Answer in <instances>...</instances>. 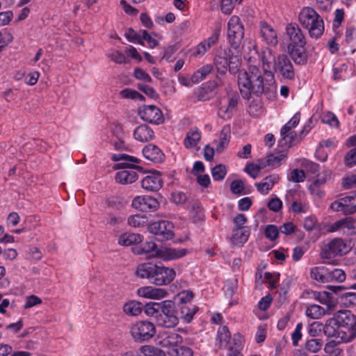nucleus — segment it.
Listing matches in <instances>:
<instances>
[{"label": "nucleus", "mask_w": 356, "mask_h": 356, "mask_svg": "<svg viewBox=\"0 0 356 356\" xmlns=\"http://www.w3.org/2000/svg\"><path fill=\"white\" fill-rule=\"evenodd\" d=\"M125 38L130 42H133L134 44H138L141 45H145L144 42L142 40V37L140 33H136L133 29H129L125 34Z\"/></svg>", "instance_id": "4d7b16f0"}, {"label": "nucleus", "mask_w": 356, "mask_h": 356, "mask_svg": "<svg viewBox=\"0 0 356 356\" xmlns=\"http://www.w3.org/2000/svg\"><path fill=\"white\" fill-rule=\"evenodd\" d=\"M163 186V179L159 172H155L145 176L141 181V186L148 191H157Z\"/></svg>", "instance_id": "a878e982"}, {"label": "nucleus", "mask_w": 356, "mask_h": 356, "mask_svg": "<svg viewBox=\"0 0 356 356\" xmlns=\"http://www.w3.org/2000/svg\"><path fill=\"white\" fill-rule=\"evenodd\" d=\"M213 70V65L207 64L203 65L199 70L195 71L193 74V79L195 82L199 83L204 79Z\"/></svg>", "instance_id": "c03bdc74"}, {"label": "nucleus", "mask_w": 356, "mask_h": 356, "mask_svg": "<svg viewBox=\"0 0 356 356\" xmlns=\"http://www.w3.org/2000/svg\"><path fill=\"white\" fill-rule=\"evenodd\" d=\"M260 34L263 40L268 44L275 47L278 44L277 31L265 21L259 23Z\"/></svg>", "instance_id": "b1692460"}, {"label": "nucleus", "mask_w": 356, "mask_h": 356, "mask_svg": "<svg viewBox=\"0 0 356 356\" xmlns=\"http://www.w3.org/2000/svg\"><path fill=\"white\" fill-rule=\"evenodd\" d=\"M323 341L321 339H308L305 343V349L311 353H316L321 350Z\"/></svg>", "instance_id": "3c124183"}, {"label": "nucleus", "mask_w": 356, "mask_h": 356, "mask_svg": "<svg viewBox=\"0 0 356 356\" xmlns=\"http://www.w3.org/2000/svg\"><path fill=\"white\" fill-rule=\"evenodd\" d=\"M154 305L157 306L159 310H160L159 314H173L176 313L175 303L171 300H164L161 302H154Z\"/></svg>", "instance_id": "09e8293b"}, {"label": "nucleus", "mask_w": 356, "mask_h": 356, "mask_svg": "<svg viewBox=\"0 0 356 356\" xmlns=\"http://www.w3.org/2000/svg\"><path fill=\"white\" fill-rule=\"evenodd\" d=\"M132 207L143 212H150L156 210L159 203L156 199L149 195L136 197L132 201Z\"/></svg>", "instance_id": "aec40b11"}, {"label": "nucleus", "mask_w": 356, "mask_h": 356, "mask_svg": "<svg viewBox=\"0 0 356 356\" xmlns=\"http://www.w3.org/2000/svg\"><path fill=\"white\" fill-rule=\"evenodd\" d=\"M354 200L353 196H346L345 197L341 198L338 200L334 201L332 202L330 205V208L334 211L337 212H341L344 208V205L346 203H349L352 200Z\"/></svg>", "instance_id": "864d4df0"}, {"label": "nucleus", "mask_w": 356, "mask_h": 356, "mask_svg": "<svg viewBox=\"0 0 356 356\" xmlns=\"http://www.w3.org/2000/svg\"><path fill=\"white\" fill-rule=\"evenodd\" d=\"M123 312L129 316H138L142 312L141 304L136 300H130L124 305Z\"/></svg>", "instance_id": "ea45409f"}, {"label": "nucleus", "mask_w": 356, "mask_h": 356, "mask_svg": "<svg viewBox=\"0 0 356 356\" xmlns=\"http://www.w3.org/2000/svg\"><path fill=\"white\" fill-rule=\"evenodd\" d=\"M201 138V131L197 127L191 129L184 139V145L187 148L195 147Z\"/></svg>", "instance_id": "e433bc0d"}, {"label": "nucleus", "mask_w": 356, "mask_h": 356, "mask_svg": "<svg viewBox=\"0 0 356 356\" xmlns=\"http://www.w3.org/2000/svg\"><path fill=\"white\" fill-rule=\"evenodd\" d=\"M305 314L312 319H319L325 314V309L318 305H310L306 308Z\"/></svg>", "instance_id": "79ce46f5"}, {"label": "nucleus", "mask_w": 356, "mask_h": 356, "mask_svg": "<svg viewBox=\"0 0 356 356\" xmlns=\"http://www.w3.org/2000/svg\"><path fill=\"white\" fill-rule=\"evenodd\" d=\"M137 295L144 298L160 300L165 298L168 296V292L165 289L145 286L138 289Z\"/></svg>", "instance_id": "5701e85b"}, {"label": "nucleus", "mask_w": 356, "mask_h": 356, "mask_svg": "<svg viewBox=\"0 0 356 356\" xmlns=\"http://www.w3.org/2000/svg\"><path fill=\"white\" fill-rule=\"evenodd\" d=\"M325 324L318 321L312 323L308 327V333L309 336L316 337H318L322 331L325 333Z\"/></svg>", "instance_id": "5fc2aeb1"}, {"label": "nucleus", "mask_w": 356, "mask_h": 356, "mask_svg": "<svg viewBox=\"0 0 356 356\" xmlns=\"http://www.w3.org/2000/svg\"><path fill=\"white\" fill-rule=\"evenodd\" d=\"M346 275L342 269L335 268L332 270L328 269L327 282L342 283L346 280Z\"/></svg>", "instance_id": "a18cd8bd"}, {"label": "nucleus", "mask_w": 356, "mask_h": 356, "mask_svg": "<svg viewBox=\"0 0 356 356\" xmlns=\"http://www.w3.org/2000/svg\"><path fill=\"white\" fill-rule=\"evenodd\" d=\"M148 218L145 215L136 214L128 218V224L134 227H143L147 225Z\"/></svg>", "instance_id": "49530a36"}, {"label": "nucleus", "mask_w": 356, "mask_h": 356, "mask_svg": "<svg viewBox=\"0 0 356 356\" xmlns=\"http://www.w3.org/2000/svg\"><path fill=\"white\" fill-rule=\"evenodd\" d=\"M281 138L278 141L279 146L284 148H289L302 140L300 134L296 131H289L284 135H280Z\"/></svg>", "instance_id": "c85d7f7f"}, {"label": "nucleus", "mask_w": 356, "mask_h": 356, "mask_svg": "<svg viewBox=\"0 0 356 356\" xmlns=\"http://www.w3.org/2000/svg\"><path fill=\"white\" fill-rule=\"evenodd\" d=\"M350 246L342 238H335L325 244L321 251L323 259H330L348 253Z\"/></svg>", "instance_id": "6e6552de"}, {"label": "nucleus", "mask_w": 356, "mask_h": 356, "mask_svg": "<svg viewBox=\"0 0 356 356\" xmlns=\"http://www.w3.org/2000/svg\"><path fill=\"white\" fill-rule=\"evenodd\" d=\"M231 340V333L225 325L220 326L218 329L216 339V345L219 348L225 349L228 348Z\"/></svg>", "instance_id": "7c9ffc66"}, {"label": "nucleus", "mask_w": 356, "mask_h": 356, "mask_svg": "<svg viewBox=\"0 0 356 356\" xmlns=\"http://www.w3.org/2000/svg\"><path fill=\"white\" fill-rule=\"evenodd\" d=\"M197 309L198 307L195 305H182L180 307L181 318L185 323H190L193 320V316L197 312Z\"/></svg>", "instance_id": "37998d69"}, {"label": "nucleus", "mask_w": 356, "mask_h": 356, "mask_svg": "<svg viewBox=\"0 0 356 356\" xmlns=\"http://www.w3.org/2000/svg\"><path fill=\"white\" fill-rule=\"evenodd\" d=\"M238 103V97L236 95L229 97L227 105L221 106L218 108V117L225 120L230 119L236 111Z\"/></svg>", "instance_id": "bb28decb"}, {"label": "nucleus", "mask_w": 356, "mask_h": 356, "mask_svg": "<svg viewBox=\"0 0 356 356\" xmlns=\"http://www.w3.org/2000/svg\"><path fill=\"white\" fill-rule=\"evenodd\" d=\"M286 33L289 39L288 47L306 45V38L297 24L291 23L287 24Z\"/></svg>", "instance_id": "412c9836"}, {"label": "nucleus", "mask_w": 356, "mask_h": 356, "mask_svg": "<svg viewBox=\"0 0 356 356\" xmlns=\"http://www.w3.org/2000/svg\"><path fill=\"white\" fill-rule=\"evenodd\" d=\"M266 163L263 160L259 161V163L256 164L253 163H248L246 164L244 171L253 179H256L259 174L260 170L265 168L268 167L270 170L275 169L282 164V157H267Z\"/></svg>", "instance_id": "4468645a"}, {"label": "nucleus", "mask_w": 356, "mask_h": 356, "mask_svg": "<svg viewBox=\"0 0 356 356\" xmlns=\"http://www.w3.org/2000/svg\"><path fill=\"white\" fill-rule=\"evenodd\" d=\"M306 179L305 172L302 170L293 169L287 175V179L289 181L300 183Z\"/></svg>", "instance_id": "603ef678"}, {"label": "nucleus", "mask_w": 356, "mask_h": 356, "mask_svg": "<svg viewBox=\"0 0 356 356\" xmlns=\"http://www.w3.org/2000/svg\"><path fill=\"white\" fill-rule=\"evenodd\" d=\"M300 120V113L299 112L296 113L281 128L280 135H284L289 131H292V129L296 127Z\"/></svg>", "instance_id": "de8ad7c7"}, {"label": "nucleus", "mask_w": 356, "mask_h": 356, "mask_svg": "<svg viewBox=\"0 0 356 356\" xmlns=\"http://www.w3.org/2000/svg\"><path fill=\"white\" fill-rule=\"evenodd\" d=\"M328 268L323 266H315L310 269V277L312 279L321 282L327 283Z\"/></svg>", "instance_id": "4c0bfd02"}, {"label": "nucleus", "mask_w": 356, "mask_h": 356, "mask_svg": "<svg viewBox=\"0 0 356 356\" xmlns=\"http://www.w3.org/2000/svg\"><path fill=\"white\" fill-rule=\"evenodd\" d=\"M131 336L136 341H145L152 339L156 333L154 323L147 321H136L129 327Z\"/></svg>", "instance_id": "0eeeda50"}, {"label": "nucleus", "mask_w": 356, "mask_h": 356, "mask_svg": "<svg viewBox=\"0 0 356 356\" xmlns=\"http://www.w3.org/2000/svg\"><path fill=\"white\" fill-rule=\"evenodd\" d=\"M182 340V337L177 332L164 331L159 334L156 343L162 347L169 348L177 346Z\"/></svg>", "instance_id": "4be33fe9"}, {"label": "nucleus", "mask_w": 356, "mask_h": 356, "mask_svg": "<svg viewBox=\"0 0 356 356\" xmlns=\"http://www.w3.org/2000/svg\"><path fill=\"white\" fill-rule=\"evenodd\" d=\"M156 321L159 325L165 327H173L179 323V318L176 313L165 314H159L156 316Z\"/></svg>", "instance_id": "72a5a7b5"}, {"label": "nucleus", "mask_w": 356, "mask_h": 356, "mask_svg": "<svg viewBox=\"0 0 356 356\" xmlns=\"http://www.w3.org/2000/svg\"><path fill=\"white\" fill-rule=\"evenodd\" d=\"M188 252L185 248H176L163 245L159 248L156 251V258L163 261L175 260L184 257Z\"/></svg>", "instance_id": "a211bd4d"}, {"label": "nucleus", "mask_w": 356, "mask_h": 356, "mask_svg": "<svg viewBox=\"0 0 356 356\" xmlns=\"http://www.w3.org/2000/svg\"><path fill=\"white\" fill-rule=\"evenodd\" d=\"M250 234L248 227H234L232 230V242L235 245L245 243Z\"/></svg>", "instance_id": "2f4dec72"}, {"label": "nucleus", "mask_w": 356, "mask_h": 356, "mask_svg": "<svg viewBox=\"0 0 356 356\" xmlns=\"http://www.w3.org/2000/svg\"><path fill=\"white\" fill-rule=\"evenodd\" d=\"M231 138L229 126H224L218 139L204 147V156H213L215 153L220 154L227 147Z\"/></svg>", "instance_id": "9b49d317"}, {"label": "nucleus", "mask_w": 356, "mask_h": 356, "mask_svg": "<svg viewBox=\"0 0 356 356\" xmlns=\"http://www.w3.org/2000/svg\"><path fill=\"white\" fill-rule=\"evenodd\" d=\"M174 226L169 221H156L148 225V231L155 235L159 241H168L174 236Z\"/></svg>", "instance_id": "f8f14e48"}, {"label": "nucleus", "mask_w": 356, "mask_h": 356, "mask_svg": "<svg viewBox=\"0 0 356 356\" xmlns=\"http://www.w3.org/2000/svg\"><path fill=\"white\" fill-rule=\"evenodd\" d=\"M329 232H339L342 235L352 236L356 234V219L346 217L339 219L327 227Z\"/></svg>", "instance_id": "ddd939ff"}, {"label": "nucleus", "mask_w": 356, "mask_h": 356, "mask_svg": "<svg viewBox=\"0 0 356 356\" xmlns=\"http://www.w3.org/2000/svg\"><path fill=\"white\" fill-rule=\"evenodd\" d=\"M260 59L262 63V68L264 74L271 78V81L274 79L273 69L277 63V57L275 52L268 48L263 49L260 54Z\"/></svg>", "instance_id": "6ab92c4d"}, {"label": "nucleus", "mask_w": 356, "mask_h": 356, "mask_svg": "<svg viewBox=\"0 0 356 356\" xmlns=\"http://www.w3.org/2000/svg\"><path fill=\"white\" fill-rule=\"evenodd\" d=\"M143 156H165L161 149L154 144L149 143L143 149Z\"/></svg>", "instance_id": "6e6d98bb"}, {"label": "nucleus", "mask_w": 356, "mask_h": 356, "mask_svg": "<svg viewBox=\"0 0 356 356\" xmlns=\"http://www.w3.org/2000/svg\"><path fill=\"white\" fill-rule=\"evenodd\" d=\"M298 21L312 38H320L324 32V21L316 10L309 6L302 8L298 15Z\"/></svg>", "instance_id": "39448f33"}, {"label": "nucleus", "mask_w": 356, "mask_h": 356, "mask_svg": "<svg viewBox=\"0 0 356 356\" xmlns=\"http://www.w3.org/2000/svg\"><path fill=\"white\" fill-rule=\"evenodd\" d=\"M279 231L277 227L275 225H268L265 228V236L270 241H274L279 236Z\"/></svg>", "instance_id": "0e129e2a"}, {"label": "nucleus", "mask_w": 356, "mask_h": 356, "mask_svg": "<svg viewBox=\"0 0 356 356\" xmlns=\"http://www.w3.org/2000/svg\"><path fill=\"white\" fill-rule=\"evenodd\" d=\"M213 63L218 74H225L227 70L235 74L238 72L241 60L231 49L219 47L216 51Z\"/></svg>", "instance_id": "423d86ee"}, {"label": "nucleus", "mask_w": 356, "mask_h": 356, "mask_svg": "<svg viewBox=\"0 0 356 356\" xmlns=\"http://www.w3.org/2000/svg\"><path fill=\"white\" fill-rule=\"evenodd\" d=\"M298 191L296 189H289L285 194V202L290 205V209L296 213H306L307 208L300 200L296 198Z\"/></svg>", "instance_id": "393cba45"}, {"label": "nucleus", "mask_w": 356, "mask_h": 356, "mask_svg": "<svg viewBox=\"0 0 356 356\" xmlns=\"http://www.w3.org/2000/svg\"><path fill=\"white\" fill-rule=\"evenodd\" d=\"M153 130L146 124H142L136 128L134 136L136 140L140 142H147L154 138Z\"/></svg>", "instance_id": "473e14b6"}, {"label": "nucleus", "mask_w": 356, "mask_h": 356, "mask_svg": "<svg viewBox=\"0 0 356 356\" xmlns=\"http://www.w3.org/2000/svg\"><path fill=\"white\" fill-rule=\"evenodd\" d=\"M227 174L226 167L219 164L212 168L211 175L215 181L222 180Z\"/></svg>", "instance_id": "bf43d9fd"}, {"label": "nucleus", "mask_w": 356, "mask_h": 356, "mask_svg": "<svg viewBox=\"0 0 356 356\" xmlns=\"http://www.w3.org/2000/svg\"><path fill=\"white\" fill-rule=\"evenodd\" d=\"M116 162L113 168L114 170H122L115 174V179L116 182L121 184H130L135 182L138 176L137 173L131 169L142 170V168L138 165L140 160L137 157H112Z\"/></svg>", "instance_id": "20e7f679"}, {"label": "nucleus", "mask_w": 356, "mask_h": 356, "mask_svg": "<svg viewBox=\"0 0 356 356\" xmlns=\"http://www.w3.org/2000/svg\"><path fill=\"white\" fill-rule=\"evenodd\" d=\"M220 35V29H216L211 35L200 42L193 49L191 54L195 58L202 57L213 46L218 43Z\"/></svg>", "instance_id": "2eb2a0df"}, {"label": "nucleus", "mask_w": 356, "mask_h": 356, "mask_svg": "<svg viewBox=\"0 0 356 356\" xmlns=\"http://www.w3.org/2000/svg\"><path fill=\"white\" fill-rule=\"evenodd\" d=\"M120 95L124 99H138L140 101L145 99L140 93L131 88L123 89L120 91Z\"/></svg>", "instance_id": "13d9d810"}, {"label": "nucleus", "mask_w": 356, "mask_h": 356, "mask_svg": "<svg viewBox=\"0 0 356 356\" xmlns=\"http://www.w3.org/2000/svg\"><path fill=\"white\" fill-rule=\"evenodd\" d=\"M348 148H351L346 156H356V134L348 137L345 143Z\"/></svg>", "instance_id": "774afa93"}, {"label": "nucleus", "mask_w": 356, "mask_h": 356, "mask_svg": "<svg viewBox=\"0 0 356 356\" xmlns=\"http://www.w3.org/2000/svg\"><path fill=\"white\" fill-rule=\"evenodd\" d=\"M278 181L279 177L275 175H272L266 177L260 182H256L254 186L259 193L267 195Z\"/></svg>", "instance_id": "c756f323"}, {"label": "nucleus", "mask_w": 356, "mask_h": 356, "mask_svg": "<svg viewBox=\"0 0 356 356\" xmlns=\"http://www.w3.org/2000/svg\"><path fill=\"white\" fill-rule=\"evenodd\" d=\"M42 302V299L37 296L31 295L25 298V302L23 306L24 309H28L36 305H40Z\"/></svg>", "instance_id": "e2e57ef3"}, {"label": "nucleus", "mask_w": 356, "mask_h": 356, "mask_svg": "<svg viewBox=\"0 0 356 356\" xmlns=\"http://www.w3.org/2000/svg\"><path fill=\"white\" fill-rule=\"evenodd\" d=\"M194 297V295L191 291L185 290L179 293L177 296V300L179 303L186 305L191 302Z\"/></svg>", "instance_id": "680f3d73"}, {"label": "nucleus", "mask_w": 356, "mask_h": 356, "mask_svg": "<svg viewBox=\"0 0 356 356\" xmlns=\"http://www.w3.org/2000/svg\"><path fill=\"white\" fill-rule=\"evenodd\" d=\"M312 297L316 301L326 305L328 309H331L335 305V301L333 299V297L331 293L327 291H313Z\"/></svg>", "instance_id": "c9c22d12"}, {"label": "nucleus", "mask_w": 356, "mask_h": 356, "mask_svg": "<svg viewBox=\"0 0 356 356\" xmlns=\"http://www.w3.org/2000/svg\"><path fill=\"white\" fill-rule=\"evenodd\" d=\"M142 120L154 124H161L164 122L161 110L154 105H145L138 111Z\"/></svg>", "instance_id": "f3484780"}, {"label": "nucleus", "mask_w": 356, "mask_h": 356, "mask_svg": "<svg viewBox=\"0 0 356 356\" xmlns=\"http://www.w3.org/2000/svg\"><path fill=\"white\" fill-rule=\"evenodd\" d=\"M159 250L157 245L152 241H147L142 244L136 250L138 254H147V258H156V252Z\"/></svg>", "instance_id": "58836bf2"}, {"label": "nucleus", "mask_w": 356, "mask_h": 356, "mask_svg": "<svg viewBox=\"0 0 356 356\" xmlns=\"http://www.w3.org/2000/svg\"><path fill=\"white\" fill-rule=\"evenodd\" d=\"M273 74H277V76L286 81H293L296 72L289 57L285 54H279L277 57V63L273 69Z\"/></svg>", "instance_id": "9d476101"}, {"label": "nucleus", "mask_w": 356, "mask_h": 356, "mask_svg": "<svg viewBox=\"0 0 356 356\" xmlns=\"http://www.w3.org/2000/svg\"><path fill=\"white\" fill-rule=\"evenodd\" d=\"M194 95L197 101H207L210 99L209 90L206 87L200 86L195 89Z\"/></svg>", "instance_id": "052dcab7"}, {"label": "nucleus", "mask_w": 356, "mask_h": 356, "mask_svg": "<svg viewBox=\"0 0 356 356\" xmlns=\"http://www.w3.org/2000/svg\"><path fill=\"white\" fill-rule=\"evenodd\" d=\"M16 301L14 299L3 298L0 293V314L8 316V309L14 308Z\"/></svg>", "instance_id": "8fccbe9b"}, {"label": "nucleus", "mask_w": 356, "mask_h": 356, "mask_svg": "<svg viewBox=\"0 0 356 356\" xmlns=\"http://www.w3.org/2000/svg\"><path fill=\"white\" fill-rule=\"evenodd\" d=\"M143 241V236L139 234L126 232L118 237V243L122 246H129L138 244Z\"/></svg>", "instance_id": "f704fd0d"}, {"label": "nucleus", "mask_w": 356, "mask_h": 356, "mask_svg": "<svg viewBox=\"0 0 356 356\" xmlns=\"http://www.w3.org/2000/svg\"><path fill=\"white\" fill-rule=\"evenodd\" d=\"M138 352L139 356H165L164 351L152 345L142 346Z\"/></svg>", "instance_id": "a19ab883"}, {"label": "nucleus", "mask_w": 356, "mask_h": 356, "mask_svg": "<svg viewBox=\"0 0 356 356\" xmlns=\"http://www.w3.org/2000/svg\"><path fill=\"white\" fill-rule=\"evenodd\" d=\"M220 35V29H216L211 35L200 42L193 49L191 54L195 58L202 57L213 46L218 43Z\"/></svg>", "instance_id": "dca6fc26"}, {"label": "nucleus", "mask_w": 356, "mask_h": 356, "mask_svg": "<svg viewBox=\"0 0 356 356\" xmlns=\"http://www.w3.org/2000/svg\"><path fill=\"white\" fill-rule=\"evenodd\" d=\"M172 355L173 356H193V350L185 346H181L172 350Z\"/></svg>", "instance_id": "338daca9"}, {"label": "nucleus", "mask_w": 356, "mask_h": 356, "mask_svg": "<svg viewBox=\"0 0 356 356\" xmlns=\"http://www.w3.org/2000/svg\"><path fill=\"white\" fill-rule=\"evenodd\" d=\"M288 53L294 61L299 65H304L307 63L305 45L287 47Z\"/></svg>", "instance_id": "cd10ccee"}, {"label": "nucleus", "mask_w": 356, "mask_h": 356, "mask_svg": "<svg viewBox=\"0 0 356 356\" xmlns=\"http://www.w3.org/2000/svg\"><path fill=\"white\" fill-rule=\"evenodd\" d=\"M108 56L112 61L118 64H122L127 62L124 54L118 50L111 51L108 54Z\"/></svg>", "instance_id": "69168bd1"}, {"label": "nucleus", "mask_w": 356, "mask_h": 356, "mask_svg": "<svg viewBox=\"0 0 356 356\" xmlns=\"http://www.w3.org/2000/svg\"><path fill=\"white\" fill-rule=\"evenodd\" d=\"M136 275L138 277L148 280L156 286H165L175 280L176 272L170 267L159 266L153 262H145L137 266Z\"/></svg>", "instance_id": "7ed1b4c3"}, {"label": "nucleus", "mask_w": 356, "mask_h": 356, "mask_svg": "<svg viewBox=\"0 0 356 356\" xmlns=\"http://www.w3.org/2000/svg\"><path fill=\"white\" fill-rule=\"evenodd\" d=\"M325 335L339 341H352L356 337V315L348 310L337 312L326 321Z\"/></svg>", "instance_id": "f03ea898"}, {"label": "nucleus", "mask_w": 356, "mask_h": 356, "mask_svg": "<svg viewBox=\"0 0 356 356\" xmlns=\"http://www.w3.org/2000/svg\"><path fill=\"white\" fill-rule=\"evenodd\" d=\"M238 85L241 96L250 99L252 95L261 97L263 94L270 97L276 93V88L272 85L265 88L261 70L255 65H250L248 71H239Z\"/></svg>", "instance_id": "f257e3e1"}, {"label": "nucleus", "mask_w": 356, "mask_h": 356, "mask_svg": "<svg viewBox=\"0 0 356 356\" xmlns=\"http://www.w3.org/2000/svg\"><path fill=\"white\" fill-rule=\"evenodd\" d=\"M227 39L232 48L236 49L244 37V27L241 19L233 15L227 24Z\"/></svg>", "instance_id": "1a4fd4ad"}]
</instances>
